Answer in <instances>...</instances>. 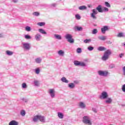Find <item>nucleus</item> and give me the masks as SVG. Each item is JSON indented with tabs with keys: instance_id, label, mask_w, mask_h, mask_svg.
Wrapping results in <instances>:
<instances>
[{
	"instance_id": "1",
	"label": "nucleus",
	"mask_w": 125,
	"mask_h": 125,
	"mask_svg": "<svg viewBox=\"0 0 125 125\" xmlns=\"http://www.w3.org/2000/svg\"><path fill=\"white\" fill-rule=\"evenodd\" d=\"M32 121L34 123H38L39 121H40L42 123H45V117L42 115H37L34 116Z\"/></svg>"
},
{
	"instance_id": "2",
	"label": "nucleus",
	"mask_w": 125,
	"mask_h": 125,
	"mask_svg": "<svg viewBox=\"0 0 125 125\" xmlns=\"http://www.w3.org/2000/svg\"><path fill=\"white\" fill-rule=\"evenodd\" d=\"M112 54V51L110 49H108L105 51L104 54L102 58V60L103 61H106V60H108L109 59V56Z\"/></svg>"
},
{
	"instance_id": "3",
	"label": "nucleus",
	"mask_w": 125,
	"mask_h": 125,
	"mask_svg": "<svg viewBox=\"0 0 125 125\" xmlns=\"http://www.w3.org/2000/svg\"><path fill=\"white\" fill-rule=\"evenodd\" d=\"M65 38L67 40V42H70V43H74L75 41L73 39V36L70 34H67L65 35Z\"/></svg>"
},
{
	"instance_id": "4",
	"label": "nucleus",
	"mask_w": 125,
	"mask_h": 125,
	"mask_svg": "<svg viewBox=\"0 0 125 125\" xmlns=\"http://www.w3.org/2000/svg\"><path fill=\"white\" fill-rule=\"evenodd\" d=\"M83 122L84 124H85V125H92V123H91V122L89 120V117L88 116H84L83 117Z\"/></svg>"
},
{
	"instance_id": "5",
	"label": "nucleus",
	"mask_w": 125,
	"mask_h": 125,
	"mask_svg": "<svg viewBox=\"0 0 125 125\" xmlns=\"http://www.w3.org/2000/svg\"><path fill=\"white\" fill-rule=\"evenodd\" d=\"M98 74L101 77H107L109 74V72L107 71L99 70L98 71Z\"/></svg>"
},
{
	"instance_id": "6",
	"label": "nucleus",
	"mask_w": 125,
	"mask_h": 125,
	"mask_svg": "<svg viewBox=\"0 0 125 125\" xmlns=\"http://www.w3.org/2000/svg\"><path fill=\"white\" fill-rule=\"evenodd\" d=\"M73 63L75 66H81V67H85L86 66L84 62H79V61H74Z\"/></svg>"
},
{
	"instance_id": "7",
	"label": "nucleus",
	"mask_w": 125,
	"mask_h": 125,
	"mask_svg": "<svg viewBox=\"0 0 125 125\" xmlns=\"http://www.w3.org/2000/svg\"><path fill=\"white\" fill-rule=\"evenodd\" d=\"M108 96L109 95H108V93H107V92L103 91L100 96L99 98L100 99H107Z\"/></svg>"
},
{
	"instance_id": "8",
	"label": "nucleus",
	"mask_w": 125,
	"mask_h": 125,
	"mask_svg": "<svg viewBox=\"0 0 125 125\" xmlns=\"http://www.w3.org/2000/svg\"><path fill=\"white\" fill-rule=\"evenodd\" d=\"M23 48L25 50H30L31 49V44L28 42H25L22 43Z\"/></svg>"
},
{
	"instance_id": "9",
	"label": "nucleus",
	"mask_w": 125,
	"mask_h": 125,
	"mask_svg": "<svg viewBox=\"0 0 125 125\" xmlns=\"http://www.w3.org/2000/svg\"><path fill=\"white\" fill-rule=\"evenodd\" d=\"M92 12L93 13L91 14V17L93 18V19H97V17L95 16V15L97 14L98 12L95 9H93Z\"/></svg>"
},
{
	"instance_id": "10",
	"label": "nucleus",
	"mask_w": 125,
	"mask_h": 125,
	"mask_svg": "<svg viewBox=\"0 0 125 125\" xmlns=\"http://www.w3.org/2000/svg\"><path fill=\"white\" fill-rule=\"evenodd\" d=\"M49 93L51 98H54L55 97V91L54 89H50L49 90Z\"/></svg>"
},
{
	"instance_id": "11",
	"label": "nucleus",
	"mask_w": 125,
	"mask_h": 125,
	"mask_svg": "<svg viewBox=\"0 0 125 125\" xmlns=\"http://www.w3.org/2000/svg\"><path fill=\"white\" fill-rule=\"evenodd\" d=\"M101 32L102 34H105L106 31H109V27L108 26H104L101 29Z\"/></svg>"
},
{
	"instance_id": "12",
	"label": "nucleus",
	"mask_w": 125,
	"mask_h": 125,
	"mask_svg": "<svg viewBox=\"0 0 125 125\" xmlns=\"http://www.w3.org/2000/svg\"><path fill=\"white\" fill-rule=\"evenodd\" d=\"M35 39L36 41L39 42L41 41V39H42V35L40 34H37L35 36Z\"/></svg>"
},
{
	"instance_id": "13",
	"label": "nucleus",
	"mask_w": 125,
	"mask_h": 125,
	"mask_svg": "<svg viewBox=\"0 0 125 125\" xmlns=\"http://www.w3.org/2000/svg\"><path fill=\"white\" fill-rule=\"evenodd\" d=\"M19 125V122L15 120H12L9 123V125Z\"/></svg>"
},
{
	"instance_id": "14",
	"label": "nucleus",
	"mask_w": 125,
	"mask_h": 125,
	"mask_svg": "<svg viewBox=\"0 0 125 125\" xmlns=\"http://www.w3.org/2000/svg\"><path fill=\"white\" fill-rule=\"evenodd\" d=\"M42 58L38 57L35 59V62L37 63V64H41L42 63Z\"/></svg>"
},
{
	"instance_id": "15",
	"label": "nucleus",
	"mask_w": 125,
	"mask_h": 125,
	"mask_svg": "<svg viewBox=\"0 0 125 125\" xmlns=\"http://www.w3.org/2000/svg\"><path fill=\"white\" fill-rule=\"evenodd\" d=\"M79 106L80 108H81V109H84V108L86 107L85 104H84L83 102L79 103Z\"/></svg>"
},
{
	"instance_id": "16",
	"label": "nucleus",
	"mask_w": 125,
	"mask_h": 125,
	"mask_svg": "<svg viewBox=\"0 0 125 125\" xmlns=\"http://www.w3.org/2000/svg\"><path fill=\"white\" fill-rule=\"evenodd\" d=\"M96 10H98L99 12H101V13L103 12V7L101 6V5H99L96 8Z\"/></svg>"
},
{
	"instance_id": "17",
	"label": "nucleus",
	"mask_w": 125,
	"mask_h": 125,
	"mask_svg": "<svg viewBox=\"0 0 125 125\" xmlns=\"http://www.w3.org/2000/svg\"><path fill=\"white\" fill-rule=\"evenodd\" d=\"M61 81L65 83H69V80H67L65 77L62 78Z\"/></svg>"
},
{
	"instance_id": "18",
	"label": "nucleus",
	"mask_w": 125,
	"mask_h": 125,
	"mask_svg": "<svg viewBox=\"0 0 125 125\" xmlns=\"http://www.w3.org/2000/svg\"><path fill=\"white\" fill-rule=\"evenodd\" d=\"M68 86L69 88H70V89H73L74 88H75V87L76 86L75 85V83H69L68 84Z\"/></svg>"
},
{
	"instance_id": "19",
	"label": "nucleus",
	"mask_w": 125,
	"mask_h": 125,
	"mask_svg": "<svg viewBox=\"0 0 125 125\" xmlns=\"http://www.w3.org/2000/svg\"><path fill=\"white\" fill-rule=\"evenodd\" d=\"M99 40L100 41H106L107 40V36H99L98 37Z\"/></svg>"
},
{
	"instance_id": "20",
	"label": "nucleus",
	"mask_w": 125,
	"mask_h": 125,
	"mask_svg": "<svg viewBox=\"0 0 125 125\" xmlns=\"http://www.w3.org/2000/svg\"><path fill=\"white\" fill-rule=\"evenodd\" d=\"M34 84L35 86H40V84H41L40 81H39V80H34Z\"/></svg>"
},
{
	"instance_id": "21",
	"label": "nucleus",
	"mask_w": 125,
	"mask_h": 125,
	"mask_svg": "<svg viewBox=\"0 0 125 125\" xmlns=\"http://www.w3.org/2000/svg\"><path fill=\"white\" fill-rule=\"evenodd\" d=\"M39 32L41 33V34H42V35H46L47 33L43 30V29L40 28L38 29Z\"/></svg>"
},
{
	"instance_id": "22",
	"label": "nucleus",
	"mask_w": 125,
	"mask_h": 125,
	"mask_svg": "<svg viewBox=\"0 0 125 125\" xmlns=\"http://www.w3.org/2000/svg\"><path fill=\"white\" fill-rule=\"evenodd\" d=\"M113 100H112V98H108L106 100L104 101L105 103H106V104H110V103H112V102Z\"/></svg>"
},
{
	"instance_id": "23",
	"label": "nucleus",
	"mask_w": 125,
	"mask_h": 125,
	"mask_svg": "<svg viewBox=\"0 0 125 125\" xmlns=\"http://www.w3.org/2000/svg\"><path fill=\"white\" fill-rule=\"evenodd\" d=\"M58 54H59V55H60V56H64V54H65V52L63 50H60L58 51Z\"/></svg>"
},
{
	"instance_id": "24",
	"label": "nucleus",
	"mask_w": 125,
	"mask_h": 125,
	"mask_svg": "<svg viewBox=\"0 0 125 125\" xmlns=\"http://www.w3.org/2000/svg\"><path fill=\"white\" fill-rule=\"evenodd\" d=\"M54 37L56 40H62V36L61 35H59L58 34H55Z\"/></svg>"
},
{
	"instance_id": "25",
	"label": "nucleus",
	"mask_w": 125,
	"mask_h": 125,
	"mask_svg": "<svg viewBox=\"0 0 125 125\" xmlns=\"http://www.w3.org/2000/svg\"><path fill=\"white\" fill-rule=\"evenodd\" d=\"M13 53H14L13 52L9 50H7L6 51V54L8 56H11L12 55H13Z\"/></svg>"
},
{
	"instance_id": "26",
	"label": "nucleus",
	"mask_w": 125,
	"mask_h": 125,
	"mask_svg": "<svg viewBox=\"0 0 125 125\" xmlns=\"http://www.w3.org/2000/svg\"><path fill=\"white\" fill-rule=\"evenodd\" d=\"M58 117L59 119H63L64 118V114L61 112H58Z\"/></svg>"
},
{
	"instance_id": "27",
	"label": "nucleus",
	"mask_w": 125,
	"mask_h": 125,
	"mask_svg": "<svg viewBox=\"0 0 125 125\" xmlns=\"http://www.w3.org/2000/svg\"><path fill=\"white\" fill-rule=\"evenodd\" d=\"M98 50H99V51H104V50H106V48L103 46H100L98 47Z\"/></svg>"
},
{
	"instance_id": "28",
	"label": "nucleus",
	"mask_w": 125,
	"mask_h": 125,
	"mask_svg": "<svg viewBox=\"0 0 125 125\" xmlns=\"http://www.w3.org/2000/svg\"><path fill=\"white\" fill-rule=\"evenodd\" d=\"M79 9L80 10H85L86 9V6L84 5L81 6L79 7Z\"/></svg>"
},
{
	"instance_id": "29",
	"label": "nucleus",
	"mask_w": 125,
	"mask_h": 125,
	"mask_svg": "<svg viewBox=\"0 0 125 125\" xmlns=\"http://www.w3.org/2000/svg\"><path fill=\"white\" fill-rule=\"evenodd\" d=\"M20 114L22 117H24V116L26 115V111L24 110H21V111Z\"/></svg>"
},
{
	"instance_id": "30",
	"label": "nucleus",
	"mask_w": 125,
	"mask_h": 125,
	"mask_svg": "<svg viewBox=\"0 0 125 125\" xmlns=\"http://www.w3.org/2000/svg\"><path fill=\"white\" fill-rule=\"evenodd\" d=\"M35 72L37 74V75H39L40 73H41V69H40V68H37L35 69Z\"/></svg>"
},
{
	"instance_id": "31",
	"label": "nucleus",
	"mask_w": 125,
	"mask_h": 125,
	"mask_svg": "<svg viewBox=\"0 0 125 125\" xmlns=\"http://www.w3.org/2000/svg\"><path fill=\"white\" fill-rule=\"evenodd\" d=\"M109 9L106 7H103V12H108Z\"/></svg>"
},
{
	"instance_id": "32",
	"label": "nucleus",
	"mask_w": 125,
	"mask_h": 125,
	"mask_svg": "<svg viewBox=\"0 0 125 125\" xmlns=\"http://www.w3.org/2000/svg\"><path fill=\"white\" fill-rule=\"evenodd\" d=\"M117 37L118 38H124V37H125V35H124V33H119L117 35Z\"/></svg>"
},
{
	"instance_id": "33",
	"label": "nucleus",
	"mask_w": 125,
	"mask_h": 125,
	"mask_svg": "<svg viewBox=\"0 0 125 125\" xmlns=\"http://www.w3.org/2000/svg\"><path fill=\"white\" fill-rule=\"evenodd\" d=\"M21 87L22 88H27L28 87V86L27 85V83H23L21 84Z\"/></svg>"
},
{
	"instance_id": "34",
	"label": "nucleus",
	"mask_w": 125,
	"mask_h": 125,
	"mask_svg": "<svg viewBox=\"0 0 125 125\" xmlns=\"http://www.w3.org/2000/svg\"><path fill=\"white\" fill-rule=\"evenodd\" d=\"M24 38L26 39V40H31V39H32V37L29 35H25L24 36Z\"/></svg>"
},
{
	"instance_id": "35",
	"label": "nucleus",
	"mask_w": 125,
	"mask_h": 125,
	"mask_svg": "<svg viewBox=\"0 0 125 125\" xmlns=\"http://www.w3.org/2000/svg\"><path fill=\"white\" fill-rule=\"evenodd\" d=\"M37 25H38V26H40L41 27H42V26H44V25H45V23L42 22H38Z\"/></svg>"
},
{
	"instance_id": "36",
	"label": "nucleus",
	"mask_w": 125,
	"mask_h": 125,
	"mask_svg": "<svg viewBox=\"0 0 125 125\" xmlns=\"http://www.w3.org/2000/svg\"><path fill=\"white\" fill-rule=\"evenodd\" d=\"M87 49H88V50H89V51H92V50H93V49H94V47H93L92 46H89L87 47Z\"/></svg>"
},
{
	"instance_id": "37",
	"label": "nucleus",
	"mask_w": 125,
	"mask_h": 125,
	"mask_svg": "<svg viewBox=\"0 0 125 125\" xmlns=\"http://www.w3.org/2000/svg\"><path fill=\"white\" fill-rule=\"evenodd\" d=\"M105 6H106V7L110 8L111 7V4L109 3L107 1H105L104 2Z\"/></svg>"
},
{
	"instance_id": "38",
	"label": "nucleus",
	"mask_w": 125,
	"mask_h": 125,
	"mask_svg": "<svg viewBox=\"0 0 125 125\" xmlns=\"http://www.w3.org/2000/svg\"><path fill=\"white\" fill-rule=\"evenodd\" d=\"M91 42V39H85L83 41L84 43H88V42Z\"/></svg>"
},
{
	"instance_id": "39",
	"label": "nucleus",
	"mask_w": 125,
	"mask_h": 125,
	"mask_svg": "<svg viewBox=\"0 0 125 125\" xmlns=\"http://www.w3.org/2000/svg\"><path fill=\"white\" fill-rule=\"evenodd\" d=\"M32 15L34 16H39L40 13L39 12H35L32 13Z\"/></svg>"
},
{
	"instance_id": "40",
	"label": "nucleus",
	"mask_w": 125,
	"mask_h": 125,
	"mask_svg": "<svg viewBox=\"0 0 125 125\" xmlns=\"http://www.w3.org/2000/svg\"><path fill=\"white\" fill-rule=\"evenodd\" d=\"M98 32V31H97V29H94L93 30H92V34L93 35H95L96 34H97V33Z\"/></svg>"
},
{
	"instance_id": "41",
	"label": "nucleus",
	"mask_w": 125,
	"mask_h": 125,
	"mask_svg": "<svg viewBox=\"0 0 125 125\" xmlns=\"http://www.w3.org/2000/svg\"><path fill=\"white\" fill-rule=\"evenodd\" d=\"M25 31H27V32H30L31 31V27L28 26H26Z\"/></svg>"
},
{
	"instance_id": "42",
	"label": "nucleus",
	"mask_w": 125,
	"mask_h": 125,
	"mask_svg": "<svg viewBox=\"0 0 125 125\" xmlns=\"http://www.w3.org/2000/svg\"><path fill=\"white\" fill-rule=\"evenodd\" d=\"M75 18L77 19V20H80V19H81V16L79 14H77L75 15Z\"/></svg>"
},
{
	"instance_id": "43",
	"label": "nucleus",
	"mask_w": 125,
	"mask_h": 125,
	"mask_svg": "<svg viewBox=\"0 0 125 125\" xmlns=\"http://www.w3.org/2000/svg\"><path fill=\"white\" fill-rule=\"evenodd\" d=\"M77 53H82V48H78L76 50Z\"/></svg>"
},
{
	"instance_id": "44",
	"label": "nucleus",
	"mask_w": 125,
	"mask_h": 125,
	"mask_svg": "<svg viewBox=\"0 0 125 125\" xmlns=\"http://www.w3.org/2000/svg\"><path fill=\"white\" fill-rule=\"evenodd\" d=\"M76 28L77 31H83V27H82L76 26Z\"/></svg>"
},
{
	"instance_id": "45",
	"label": "nucleus",
	"mask_w": 125,
	"mask_h": 125,
	"mask_svg": "<svg viewBox=\"0 0 125 125\" xmlns=\"http://www.w3.org/2000/svg\"><path fill=\"white\" fill-rule=\"evenodd\" d=\"M122 91H123V92L125 93V84L123 85L122 87Z\"/></svg>"
},
{
	"instance_id": "46",
	"label": "nucleus",
	"mask_w": 125,
	"mask_h": 125,
	"mask_svg": "<svg viewBox=\"0 0 125 125\" xmlns=\"http://www.w3.org/2000/svg\"><path fill=\"white\" fill-rule=\"evenodd\" d=\"M109 68L110 69H113V68H115V65L114 64H111L109 66Z\"/></svg>"
},
{
	"instance_id": "47",
	"label": "nucleus",
	"mask_w": 125,
	"mask_h": 125,
	"mask_svg": "<svg viewBox=\"0 0 125 125\" xmlns=\"http://www.w3.org/2000/svg\"><path fill=\"white\" fill-rule=\"evenodd\" d=\"M123 75L125 76V66L123 67Z\"/></svg>"
},
{
	"instance_id": "48",
	"label": "nucleus",
	"mask_w": 125,
	"mask_h": 125,
	"mask_svg": "<svg viewBox=\"0 0 125 125\" xmlns=\"http://www.w3.org/2000/svg\"><path fill=\"white\" fill-rule=\"evenodd\" d=\"M92 111H93L94 113H97V109H96L95 108H93Z\"/></svg>"
},
{
	"instance_id": "49",
	"label": "nucleus",
	"mask_w": 125,
	"mask_h": 125,
	"mask_svg": "<svg viewBox=\"0 0 125 125\" xmlns=\"http://www.w3.org/2000/svg\"><path fill=\"white\" fill-rule=\"evenodd\" d=\"M51 7H55V6H56V3H53L51 4Z\"/></svg>"
},
{
	"instance_id": "50",
	"label": "nucleus",
	"mask_w": 125,
	"mask_h": 125,
	"mask_svg": "<svg viewBox=\"0 0 125 125\" xmlns=\"http://www.w3.org/2000/svg\"><path fill=\"white\" fill-rule=\"evenodd\" d=\"M123 56H124V54H123V53H121V54H120L119 55V57H120V58H122Z\"/></svg>"
},
{
	"instance_id": "51",
	"label": "nucleus",
	"mask_w": 125,
	"mask_h": 125,
	"mask_svg": "<svg viewBox=\"0 0 125 125\" xmlns=\"http://www.w3.org/2000/svg\"><path fill=\"white\" fill-rule=\"evenodd\" d=\"M18 0H13V2L16 3V2H18Z\"/></svg>"
},
{
	"instance_id": "52",
	"label": "nucleus",
	"mask_w": 125,
	"mask_h": 125,
	"mask_svg": "<svg viewBox=\"0 0 125 125\" xmlns=\"http://www.w3.org/2000/svg\"><path fill=\"white\" fill-rule=\"evenodd\" d=\"M3 35L2 34H0V38H3Z\"/></svg>"
},
{
	"instance_id": "53",
	"label": "nucleus",
	"mask_w": 125,
	"mask_h": 125,
	"mask_svg": "<svg viewBox=\"0 0 125 125\" xmlns=\"http://www.w3.org/2000/svg\"><path fill=\"white\" fill-rule=\"evenodd\" d=\"M74 83H78L79 82L78 81H75L74 82Z\"/></svg>"
},
{
	"instance_id": "54",
	"label": "nucleus",
	"mask_w": 125,
	"mask_h": 125,
	"mask_svg": "<svg viewBox=\"0 0 125 125\" xmlns=\"http://www.w3.org/2000/svg\"><path fill=\"white\" fill-rule=\"evenodd\" d=\"M88 7H89V8L91 7V5H88Z\"/></svg>"
},
{
	"instance_id": "55",
	"label": "nucleus",
	"mask_w": 125,
	"mask_h": 125,
	"mask_svg": "<svg viewBox=\"0 0 125 125\" xmlns=\"http://www.w3.org/2000/svg\"><path fill=\"white\" fill-rule=\"evenodd\" d=\"M24 101V102H25V103L28 102V100H25Z\"/></svg>"
},
{
	"instance_id": "56",
	"label": "nucleus",
	"mask_w": 125,
	"mask_h": 125,
	"mask_svg": "<svg viewBox=\"0 0 125 125\" xmlns=\"http://www.w3.org/2000/svg\"><path fill=\"white\" fill-rule=\"evenodd\" d=\"M124 46H125V43L124 44Z\"/></svg>"
}]
</instances>
